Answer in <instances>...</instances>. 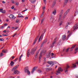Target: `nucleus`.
<instances>
[{"label":"nucleus","instance_id":"obj_1","mask_svg":"<svg viewBox=\"0 0 78 78\" xmlns=\"http://www.w3.org/2000/svg\"><path fill=\"white\" fill-rule=\"evenodd\" d=\"M24 72L25 73H27L28 75H30V72L28 70V67H26L24 68Z\"/></svg>","mask_w":78,"mask_h":78},{"label":"nucleus","instance_id":"obj_2","mask_svg":"<svg viewBox=\"0 0 78 78\" xmlns=\"http://www.w3.org/2000/svg\"><path fill=\"white\" fill-rule=\"evenodd\" d=\"M69 67H70V66H69L68 65H67L66 68H65L64 70L66 73H68V69H69Z\"/></svg>","mask_w":78,"mask_h":78},{"label":"nucleus","instance_id":"obj_3","mask_svg":"<svg viewBox=\"0 0 78 78\" xmlns=\"http://www.w3.org/2000/svg\"><path fill=\"white\" fill-rule=\"evenodd\" d=\"M35 51L36 50L34 49V48L32 49L30 51V54H31V55H34Z\"/></svg>","mask_w":78,"mask_h":78},{"label":"nucleus","instance_id":"obj_4","mask_svg":"<svg viewBox=\"0 0 78 78\" xmlns=\"http://www.w3.org/2000/svg\"><path fill=\"white\" fill-rule=\"evenodd\" d=\"M13 73L14 74H16V75H19L20 74V72L18 70H15L13 72Z\"/></svg>","mask_w":78,"mask_h":78},{"label":"nucleus","instance_id":"obj_5","mask_svg":"<svg viewBox=\"0 0 78 78\" xmlns=\"http://www.w3.org/2000/svg\"><path fill=\"white\" fill-rule=\"evenodd\" d=\"M19 66V65H18L16 66H15L12 69V71L13 72V71H14V70H16V69L18 68Z\"/></svg>","mask_w":78,"mask_h":78},{"label":"nucleus","instance_id":"obj_6","mask_svg":"<svg viewBox=\"0 0 78 78\" xmlns=\"http://www.w3.org/2000/svg\"><path fill=\"white\" fill-rule=\"evenodd\" d=\"M51 55V51H49V53L46 55V57L47 58H49L50 57Z\"/></svg>","mask_w":78,"mask_h":78},{"label":"nucleus","instance_id":"obj_7","mask_svg":"<svg viewBox=\"0 0 78 78\" xmlns=\"http://www.w3.org/2000/svg\"><path fill=\"white\" fill-rule=\"evenodd\" d=\"M57 39V37H56L54 39V40L53 41V43H52V45L51 46V47H53V45H55V43L56 42V39Z\"/></svg>","mask_w":78,"mask_h":78},{"label":"nucleus","instance_id":"obj_8","mask_svg":"<svg viewBox=\"0 0 78 78\" xmlns=\"http://www.w3.org/2000/svg\"><path fill=\"white\" fill-rule=\"evenodd\" d=\"M78 28V24H76L74 26V27L73 28V29H74V30H73V31H75V30H76L77 28Z\"/></svg>","mask_w":78,"mask_h":78},{"label":"nucleus","instance_id":"obj_9","mask_svg":"<svg viewBox=\"0 0 78 78\" xmlns=\"http://www.w3.org/2000/svg\"><path fill=\"white\" fill-rule=\"evenodd\" d=\"M42 52H43V51H42L41 52L40 54V56L39 57V62H41V57H42Z\"/></svg>","mask_w":78,"mask_h":78},{"label":"nucleus","instance_id":"obj_10","mask_svg":"<svg viewBox=\"0 0 78 78\" xmlns=\"http://www.w3.org/2000/svg\"><path fill=\"white\" fill-rule=\"evenodd\" d=\"M48 64H49L50 66L52 65V66H51V67H52V66L54 65V63L51 61H50L49 62H48Z\"/></svg>","mask_w":78,"mask_h":78},{"label":"nucleus","instance_id":"obj_11","mask_svg":"<svg viewBox=\"0 0 78 78\" xmlns=\"http://www.w3.org/2000/svg\"><path fill=\"white\" fill-rule=\"evenodd\" d=\"M62 69H61V68H59L58 69V71H57V73H60V72H62Z\"/></svg>","mask_w":78,"mask_h":78},{"label":"nucleus","instance_id":"obj_12","mask_svg":"<svg viewBox=\"0 0 78 78\" xmlns=\"http://www.w3.org/2000/svg\"><path fill=\"white\" fill-rule=\"evenodd\" d=\"M39 35H38V36H37L35 40H34V43H33V45H34V44H36V41L38 39V37H39Z\"/></svg>","mask_w":78,"mask_h":78},{"label":"nucleus","instance_id":"obj_13","mask_svg":"<svg viewBox=\"0 0 78 78\" xmlns=\"http://www.w3.org/2000/svg\"><path fill=\"white\" fill-rule=\"evenodd\" d=\"M30 49H28L27 52V57H28V58H29V57H30V55H31V54H30Z\"/></svg>","mask_w":78,"mask_h":78},{"label":"nucleus","instance_id":"obj_14","mask_svg":"<svg viewBox=\"0 0 78 78\" xmlns=\"http://www.w3.org/2000/svg\"><path fill=\"white\" fill-rule=\"evenodd\" d=\"M47 40L46 39L43 41V42L42 43V44H41V46L42 47V46H43V45H44V44H45V43H46V42H47Z\"/></svg>","mask_w":78,"mask_h":78},{"label":"nucleus","instance_id":"obj_15","mask_svg":"<svg viewBox=\"0 0 78 78\" xmlns=\"http://www.w3.org/2000/svg\"><path fill=\"white\" fill-rule=\"evenodd\" d=\"M36 67H34V68H33V69H32V71H31V73H34L35 70H36Z\"/></svg>","mask_w":78,"mask_h":78},{"label":"nucleus","instance_id":"obj_16","mask_svg":"<svg viewBox=\"0 0 78 78\" xmlns=\"http://www.w3.org/2000/svg\"><path fill=\"white\" fill-rule=\"evenodd\" d=\"M44 37V34H42L41 36L40 37V38L38 39V42H40V40H41H41L42 39V38Z\"/></svg>","mask_w":78,"mask_h":78},{"label":"nucleus","instance_id":"obj_17","mask_svg":"<svg viewBox=\"0 0 78 78\" xmlns=\"http://www.w3.org/2000/svg\"><path fill=\"white\" fill-rule=\"evenodd\" d=\"M66 35H63L62 36V39L63 41H65L66 39Z\"/></svg>","mask_w":78,"mask_h":78},{"label":"nucleus","instance_id":"obj_18","mask_svg":"<svg viewBox=\"0 0 78 78\" xmlns=\"http://www.w3.org/2000/svg\"><path fill=\"white\" fill-rule=\"evenodd\" d=\"M56 0H54L53 2L52 3V6L53 7L55 5V4H56Z\"/></svg>","mask_w":78,"mask_h":78},{"label":"nucleus","instance_id":"obj_19","mask_svg":"<svg viewBox=\"0 0 78 78\" xmlns=\"http://www.w3.org/2000/svg\"><path fill=\"white\" fill-rule=\"evenodd\" d=\"M9 17L10 19H12L14 18V15L11 14L9 16Z\"/></svg>","mask_w":78,"mask_h":78},{"label":"nucleus","instance_id":"obj_20","mask_svg":"<svg viewBox=\"0 0 78 78\" xmlns=\"http://www.w3.org/2000/svg\"><path fill=\"white\" fill-rule=\"evenodd\" d=\"M69 11H70V9H68V10L65 12V14H66V15H67V14H68V13L69 12Z\"/></svg>","mask_w":78,"mask_h":78},{"label":"nucleus","instance_id":"obj_21","mask_svg":"<svg viewBox=\"0 0 78 78\" xmlns=\"http://www.w3.org/2000/svg\"><path fill=\"white\" fill-rule=\"evenodd\" d=\"M10 64L11 66H14V62H13L12 61H11Z\"/></svg>","mask_w":78,"mask_h":78},{"label":"nucleus","instance_id":"obj_22","mask_svg":"<svg viewBox=\"0 0 78 78\" xmlns=\"http://www.w3.org/2000/svg\"><path fill=\"white\" fill-rule=\"evenodd\" d=\"M18 17H23V16L19 13L18 14Z\"/></svg>","mask_w":78,"mask_h":78},{"label":"nucleus","instance_id":"obj_23","mask_svg":"<svg viewBox=\"0 0 78 78\" xmlns=\"http://www.w3.org/2000/svg\"><path fill=\"white\" fill-rule=\"evenodd\" d=\"M67 3H68V0H65L64 3V5H66Z\"/></svg>","mask_w":78,"mask_h":78},{"label":"nucleus","instance_id":"obj_24","mask_svg":"<svg viewBox=\"0 0 78 78\" xmlns=\"http://www.w3.org/2000/svg\"><path fill=\"white\" fill-rule=\"evenodd\" d=\"M56 11L54 10V11L53 12V14L54 15H56Z\"/></svg>","mask_w":78,"mask_h":78},{"label":"nucleus","instance_id":"obj_25","mask_svg":"<svg viewBox=\"0 0 78 78\" xmlns=\"http://www.w3.org/2000/svg\"><path fill=\"white\" fill-rule=\"evenodd\" d=\"M35 2H36V0H31L30 2L32 3H34Z\"/></svg>","mask_w":78,"mask_h":78},{"label":"nucleus","instance_id":"obj_26","mask_svg":"<svg viewBox=\"0 0 78 78\" xmlns=\"http://www.w3.org/2000/svg\"><path fill=\"white\" fill-rule=\"evenodd\" d=\"M23 56V55H22L20 57V58H19V61H21V58H22V57Z\"/></svg>","mask_w":78,"mask_h":78},{"label":"nucleus","instance_id":"obj_27","mask_svg":"<svg viewBox=\"0 0 78 78\" xmlns=\"http://www.w3.org/2000/svg\"><path fill=\"white\" fill-rule=\"evenodd\" d=\"M70 25V23L68 22L66 23V27H67L69 25Z\"/></svg>","mask_w":78,"mask_h":78},{"label":"nucleus","instance_id":"obj_28","mask_svg":"<svg viewBox=\"0 0 78 78\" xmlns=\"http://www.w3.org/2000/svg\"><path fill=\"white\" fill-rule=\"evenodd\" d=\"M62 17V16H61V15H60L59 16V18L58 19V21H59V20H61V19Z\"/></svg>","mask_w":78,"mask_h":78},{"label":"nucleus","instance_id":"obj_29","mask_svg":"<svg viewBox=\"0 0 78 78\" xmlns=\"http://www.w3.org/2000/svg\"><path fill=\"white\" fill-rule=\"evenodd\" d=\"M69 49H70V48H67L66 50V53H68V52H69Z\"/></svg>","mask_w":78,"mask_h":78},{"label":"nucleus","instance_id":"obj_30","mask_svg":"<svg viewBox=\"0 0 78 78\" xmlns=\"http://www.w3.org/2000/svg\"><path fill=\"white\" fill-rule=\"evenodd\" d=\"M37 72H38V73H41V72H42V71H41V70L40 69L38 70Z\"/></svg>","mask_w":78,"mask_h":78},{"label":"nucleus","instance_id":"obj_31","mask_svg":"<svg viewBox=\"0 0 78 78\" xmlns=\"http://www.w3.org/2000/svg\"><path fill=\"white\" fill-rule=\"evenodd\" d=\"M47 70H52V68H47Z\"/></svg>","mask_w":78,"mask_h":78},{"label":"nucleus","instance_id":"obj_32","mask_svg":"<svg viewBox=\"0 0 78 78\" xmlns=\"http://www.w3.org/2000/svg\"><path fill=\"white\" fill-rule=\"evenodd\" d=\"M1 12L2 13L4 14V13H5V12H6V11H5V10H4L2 11V12Z\"/></svg>","mask_w":78,"mask_h":78},{"label":"nucleus","instance_id":"obj_33","mask_svg":"<svg viewBox=\"0 0 78 78\" xmlns=\"http://www.w3.org/2000/svg\"><path fill=\"white\" fill-rule=\"evenodd\" d=\"M2 52H3V53H7V52L5 51V50H2Z\"/></svg>","mask_w":78,"mask_h":78},{"label":"nucleus","instance_id":"obj_34","mask_svg":"<svg viewBox=\"0 0 78 78\" xmlns=\"http://www.w3.org/2000/svg\"><path fill=\"white\" fill-rule=\"evenodd\" d=\"M3 56V54L2 53H1L0 54V57H2Z\"/></svg>","mask_w":78,"mask_h":78},{"label":"nucleus","instance_id":"obj_35","mask_svg":"<svg viewBox=\"0 0 78 78\" xmlns=\"http://www.w3.org/2000/svg\"><path fill=\"white\" fill-rule=\"evenodd\" d=\"M37 55H38V53H37L35 55V58H37Z\"/></svg>","mask_w":78,"mask_h":78},{"label":"nucleus","instance_id":"obj_36","mask_svg":"<svg viewBox=\"0 0 78 78\" xmlns=\"http://www.w3.org/2000/svg\"><path fill=\"white\" fill-rule=\"evenodd\" d=\"M4 41V39L3 38H0V41Z\"/></svg>","mask_w":78,"mask_h":78},{"label":"nucleus","instance_id":"obj_37","mask_svg":"<svg viewBox=\"0 0 78 78\" xmlns=\"http://www.w3.org/2000/svg\"><path fill=\"white\" fill-rule=\"evenodd\" d=\"M19 20H16V23H19Z\"/></svg>","mask_w":78,"mask_h":78},{"label":"nucleus","instance_id":"obj_38","mask_svg":"<svg viewBox=\"0 0 78 78\" xmlns=\"http://www.w3.org/2000/svg\"><path fill=\"white\" fill-rule=\"evenodd\" d=\"M75 45H73L72 47L71 48V49H72V48H75Z\"/></svg>","mask_w":78,"mask_h":78},{"label":"nucleus","instance_id":"obj_39","mask_svg":"<svg viewBox=\"0 0 78 78\" xmlns=\"http://www.w3.org/2000/svg\"><path fill=\"white\" fill-rule=\"evenodd\" d=\"M43 2L45 5H46V0H43Z\"/></svg>","mask_w":78,"mask_h":78},{"label":"nucleus","instance_id":"obj_40","mask_svg":"<svg viewBox=\"0 0 78 78\" xmlns=\"http://www.w3.org/2000/svg\"><path fill=\"white\" fill-rule=\"evenodd\" d=\"M62 22L61 21L60 23L59 24V26H61L62 25Z\"/></svg>","mask_w":78,"mask_h":78},{"label":"nucleus","instance_id":"obj_41","mask_svg":"<svg viewBox=\"0 0 78 78\" xmlns=\"http://www.w3.org/2000/svg\"><path fill=\"white\" fill-rule=\"evenodd\" d=\"M63 12V10H62L61 11L60 14H62Z\"/></svg>","mask_w":78,"mask_h":78},{"label":"nucleus","instance_id":"obj_42","mask_svg":"<svg viewBox=\"0 0 78 78\" xmlns=\"http://www.w3.org/2000/svg\"><path fill=\"white\" fill-rule=\"evenodd\" d=\"M44 11L43 12L42 14L41 15V16H44Z\"/></svg>","mask_w":78,"mask_h":78},{"label":"nucleus","instance_id":"obj_43","mask_svg":"<svg viewBox=\"0 0 78 78\" xmlns=\"http://www.w3.org/2000/svg\"><path fill=\"white\" fill-rule=\"evenodd\" d=\"M17 60H18V58H16L15 59V60H14V61H17Z\"/></svg>","mask_w":78,"mask_h":78},{"label":"nucleus","instance_id":"obj_44","mask_svg":"<svg viewBox=\"0 0 78 78\" xmlns=\"http://www.w3.org/2000/svg\"><path fill=\"white\" fill-rule=\"evenodd\" d=\"M8 35H4V34H2V36H8Z\"/></svg>","mask_w":78,"mask_h":78},{"label":"nucleus","instance_id":"obj_45","mask_svg":"<svg viewBox=\"0 0 78 78\" xmlns=\"http://www.w3.org/2000/svg\"><path fill=\"white\" fill-rule=\"evenodd\" d=\"M11 2L12 3H14V1L13 0H11Z\"/></svg>","mask_w":78,"mask_h":78},{"label":"nucleus","instance_id":"obj_46","mask_svg":"<svg viewBox=\"0 0 78 78\" xmlns=\"http://www.w3.org/2000/svg\"><path fill=\"white\" fill-rule=\"evenodd\" d=\"M66 15H67L65 14V13L63 16V18H65V17H66Z\"/></svg>","mask_w":78,"mask_h":78},{"label":"nucleus","instance_id":"obj_47","mask_svg":"<svg viewBox=\"0 0 78 78\" xmlns=\"http://www.w3.org/2000/svg\"><path fill=\"white\" fill-rule=\"evenodd\" d=\"M78 50V48H76L75 50V51H77Z\"/></svg>","mask_w":78,"mask_h":78},{"label":"nucleus","instance_id":"obj_48","mask_svg":"<svg viewBox=\"0 0 78 78\" xmlns=\"http://www.w3.org/2000/svg\"><path fill=\"white\" fill-rule=\"evenodd\" d=\"M11 9H14V6H12V7L11 8Z\"/></svg>","mask_w":78,"mask_h":78},{"label":"nucleus","instance_id":"obj_49","mask_svg":"<svg viewBox=\"0 0 78 78\" xmlns=\"http://www.w3.org/2000/svg\"><path fill=\"white\" fill-rule=\"evenodd\" d=\"M2 11H3V9H0V12H2Z\"/></svg>","mask_w":78,"mask_h":78},{"label":"nucleus","instance_id":"obj_50","mask_svg":"<svg viewBox=\"0 0 78 78\" xmlns=\"http://www.w3.org/2000/svg\"><path fill=\"white\" fill-rule=\"evenodd\" d=\"M4 28V27L3 26H2L1 27V29L2 30V29H3Z\"/></svg>","mask_w":78,"mask_h":78},{"label":"nucleus","instance_id":"obj_51","mask_svg":"<svg viewBox=\"0 0 78 78\" xmlns=\"http://www.w3.org/2000/svg\"><path fill=\"white\" fill-rule=\"evenodd\" d=\"M28 19V17H26L25 18V20H27V19Z\"/></svg>","mask_w":78,"mask_h":78},{"label":"nucleus","instance_id":"obj_52","mask_svg":"<svg viewBox=\"0 0 78 78\" xmlns=\"http://www.w3.org/2000/svg\"><path fill=\"white\" fill-rule=\"evenodd\" d=\"M15 58V57L14 56L12 57V59H14Z\"/></svg>","mask_w":78,"mask_h":78},{"label":"nucleus","instance_id":"obj_53","mask_svg":"<svg viewBox=\"0 0 78 78\" xmlns=\"http://www.w3.org/2000/svg\"><path fill=\"white\" fill-rule=\"evenodd\" d=\"M27 9L24 10H23V11H22V12H25V11H27Z\"/></svg>","mask_w":78,"mask_h":78},{"label":"nucleus","instance_id":"obj_54","mask_svg":"<svg viewBox=\"0 0 78 78\" xmlns=\"http://www.w3.org/2000/svg\"><path fill=\"white\" fill-rule=\"evenodd\" d=\"M15 5H19V4H18V3H17V2H16L15 3Z\"/></svg>","mask_w":78,"mask_h":78},{"label":"nucleus","instance_id":"obj_55","mask_svg":"<svg viewBox=\"0 0 78 78\" xmlns=\"http://www.w3.org/2000/svg\"><path fill=\"white\" fill-rule=\"evenodd\" d=\"M3 33H6V30H4L3 31Z\"/></svg>","mask_w":78,"mask_h":78},{"label":"nucleus","instance_id":"obj_56","mask_svg":"<svg viewBox=\"0 0 78 78\" xmlns=\"http://www.w3.org/2000/svg\"><path fill=\"white\" fill-rule=\"evenodd\" d=\"M54 55V53H51V56H53Z\"/></svg>","mask_w":78,"mask_h":78},{"label":"nucleus","instance_id":"obj_57","mask_svg":"<svg viewBox=\"0 0 78 78\" xmlns=\"http://www.w3.org/2000/svg\"><path fill=\"white\" fill-rule=\"evenodd\" d=\"M43 21H44L43 19L41 20V23H42L43 22Z\"/></svg>","mask_w":78,"mask_h":78},{"label":"nucleus","instance_id":"obj_58","mask_svg":"<svg viewBox=\"0 0 78 78\" xmlns=\"http://www.w3.org/2000/svg\"><path fill=\"white\" fill-rule=\"evenodd\" d=\"M45 9V7H43V10H44V9Z\"/></svg>","mask_w":78,"mask_h":78},{"label":"nucleus","instance_id":"obj_59","mask_svg":"<svg viewBox=\"0 0 78 78\" xmlns=\"http://www.w3.org/2000/svg\"><path fill=\"white\" fill-rule=\"evenodd\" d=\"M2 3H5V1H3L2 2Z\"/></svg>","mask_w":78,"mask_h":78},{"label":"nucleus","instance_id":"obj_60","mask_svg":"<svg viewBox=\"0 0 78 78\" xmlns=\"http://www.w3.org/2000/svg\"><path fill=\"white\" fill-rule=\"evenodd\" d=\"M18 28V27H16V28H15V30H17V29Z\"/></svg>","mask_w":78,"mask_h":78},{"label":"nucleus","instance_id":"obj_61","mask_svg":"<svg viewBox=\"0 0 78 78\" xmlns=\"http://www.w3.org/2000/svg\"><path fill=\"white\" fill-rule=\"evenodd\" d=\"M76 13H77V12H75V15L74 16L75 17L76 16Z\"/></svg>","mask_w":78,"mask_h":78},{"label":"nucleus","instance_id":"obj_62","mask_svg":"<svg viewBox=\"0 0 78 78\" xmlns=\"http://www.w3.org/2000/svg\"><path fill=\"white\" fill-rule=\"evenodd\" d=\"M4 25L5 26H7L8 25V24L7 23H5Z\"/></svg>","mask_w":78,"mask_h":78},{"label":"nucleus","instance_id":"obj_63","mask_svg":"<svg viewBox=\"0 0 78 78\" xmlns=\"http://www.w3.org/2000/svg\"><path fill=\"white\" fill-rule=\"evenodd\" d=\"M76 53H77V51H75V54H76Z\"/></svg>","mask_w":78,"mask_h":78},{"label":"nucleus","instance_id":"obj_64","mask_svg":"<svg viewBox=\"0 0 78 78\" xmlns=\"http://www.w3.org/2000/svg\"><path fill=\"white\" fill-rule=\"evenodd\" d=\"M70 36V34H69V35H68V37L69 38Z\"/></svg>","mask_w":78,"mask_h":78}]
</instances>
